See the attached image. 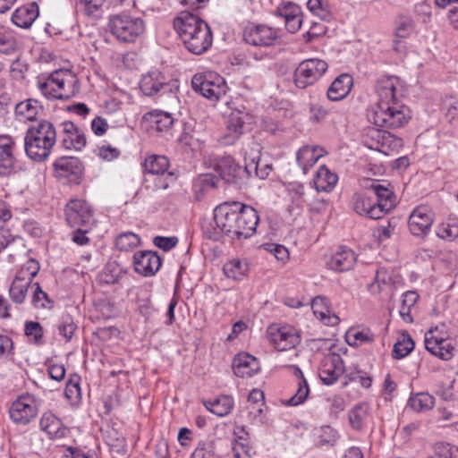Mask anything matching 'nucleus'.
Wrapping results in <instances>:
<instances>
[{
  "instance_id": "nucleus-1",
  "label": "nucleus",
  "mask_w": 458,
  "mask_h": 458,
  "mask_svg": "<svg viewBox=\"0 0 458 458\" xmlns=\"http://www.w3.org/2000/svg\"><path fill=\"white\" fill-rule=\"evenodd\" d=\"M214 221L221 233L240 240L254 234L259 216L252 207L233 201L218 205L214 209Z\"/></svg>"
},
{
  "instance_id": "nucleus-2",
  "label": "nucleus",
  "mask_w": 458,
  "mask_h": 458,
  "mask_svg": "<svg viewBox=\"0 0 458 458\" xmlns=\"http://www.w3.org/2000/svg\"><path fill=\"white\" fill-rule=\"evenodd\" d=\"M182 42L194 55L205 53L212 45L213 36L207 22L190 12H182L174 21Z\"/></svg>"
},
{
  "instance_id": "nucleus-3",
  "label": "nucleus",
  "mask_w": 458,
  "mask_h": 458,
  "mask_svg": "<svg viewBox=\"0 0 458 458\" xmlns=\"http://www.w3.org/2000/svg\"><path fill=\"white\" fill-rule=\"evenodd\" d=\"M37 87L49 99L68 100L80 91L77 75L70 70L59 69L37 77Z\"/></svg>"
},
{
  "instance_id": "nucleus-4",
  "label": "nucleus",
  "mask_w": 458,
  "mask_h": 458,
  "mask_svg": "<svg viewBox=\"0 0 458 458\" xmlns=\"http://www.w3.org/2000/svg\"><path fill=\"white\" fill-rule=\"evenodd\" d=\"M56 142V130L47 120L36 121L27 129L24 148L27 156L37 162L44 161Z\"/></svg>"
},
{
  "instance_id": "nucleus-5",
  "label": "nucleus",
  "mask_w": 458,
  "mask_h": 458,
  "mask_svg": "<svg viewBox=\"0 0 458 458\" xmlns=\"http://www.w3.org/2000/svg\"><path fill=\"white\" fill-rule=\"evenodd\" d=\"M369 120L382 129L403 127L411 118L410 109L401 103L383 107H374L368 114Z\"/></svg>"
},
{
  "instance_id": "nucleus-6",
  "label": "nucleus",
  "mask_w": 458,
  "mask_h": 458,
  "mask_svg": "<svg viewBox=\"0 0 458 458\" xmlns=\"http://www.w3.org/2000/svg\"><path fill=\"white\" fill-rule=\"evenodd\" d=\"M111 33L124 43H131L143 34L145 23L142 19L125 13L114 15L108 23Z\"/></svg>"
},
{
  "instance_id": "nucleus-7",
  "label": "nucleus",
  "mask_w": 458,
  "mask_h": 458,
  "mask_svg": "<svg viewBox=\"0 0 458 458\" xmlns=\"http://www.w3.org/2000/svg\"><path fill=\"white\" fill-rule=\"evenodd\" d=\"M375 90L377 97L375 107L383 108L401 103L406 93L404 82L396 76H383L377 79Z\"/></svg>"
},
{
  "instance_id": "nucleus-8",
  "label": "nucleus",
  "mask_w": 458,
  "mask_h": 458,
  "mask_svg": "<svg viewBox=\"0 0 458 458\" xmlns=\"http://www.w3.org/2000/svg\"><path fill=\"white\" fill-rule=\"evenodd\" d=\"M328 64L318 58L303 60L294 71V84L304 89L317 82L327 72Z\"/></svg>"
},
{
  "instance_id": "nucleus-9",
  "label": "nucleus",
  "mask_w": 458,
  "mask_h": 458,
  "mask_svg": "<svg viewBox=\"0 0 458 458\" xmlns=\"http://www.w3.org/2000/svg\"><path fill=\"white\" fill-rule=\"evenodd\" d=\"M216 171L226 183L241 188L249 178L248 163L241 166L231 156H224L216 163Z\"/></svg>"
},
{
  "instance_id": "nucleus-10",
  "label": "nucleus",
  "mask_w": 458,
  "mask_h": 458,
  "mask_svg": "<svg viewBox=\"0 0 458 458\" xmlns=\"http://www.w3.org/2000/svg\"><path fill=\"white\" fill-rule=\"evenodd\" d=\"M269 342L279 351H286L294 348L301 342L300 335L291 327L271 325L267 330Z\"/></svg>"
},
{
  "instance_id": "nucleus-11",
  "label": "nucleus",
  "mask_w": 458,
  "mask_h": 458,
  "mask_svg": "<svg viewBox=\"0 0 458 458\" xmlns=\"http://www.w3.org/2000/svg\"><path fill=\"white\" fill-rule=\"evenodd\" d=\"M425 348L433 355L443 360H449L454 357V345L451 338L438 335L437 329H429L425 334Z\"/></svg>"
},
{
  "instance_id": "nucleus-12",
  "label": "nucleus",
  "mask_w": 458,
  "mask_h": 458,
  "mask_svg": "<svg viewBox=\"0 0 458 458\" xmlns=\"http://www.w3.org/2000/svg\"><path fill=\"white\" fill-rule=\"evenodd\" d=\"M65 218L71 227H90L93 214L90 206L82 199H72L65 207Z\"/></svg>"
},
{
  "instance_id": "nucleus-13",
  "label": "nucleus",
  "mask_w": 458,
  "mask_h": 458,
  "mask_svg": "<svg viewBox=\"0 0 458 458\" xmlns=\"http://www.w3.org/2000/svg\"><path fill=\"white\" fill-rule=\"evenodd\" d=\"M277 31L264 24L250 23L243 30V39L255 47H269L277 39Z\"/></svg>"
},
{
  "instance_id": "nucleus-14",
  "label": "nucleus",
  "mask_w": 458,
  "mask_h": 458,
  "mask_svg": "<svg viewBox=\"0 0 458 458\" xmlns=\"http://www.w3.org/2000/svg\"><path fill=\"white\" fill-rule=\"evenodd\" d=\"M433 222L434 213L432 209L426 205L418 206L409 216V230L415 236L424 237L430 231Z\"/></svg>"
},
{
  "instance_id": "nucleus-15",
  "label": "nucleus",
  "mask_w": 458,
  "mask_h": 458,
  "mask_svg": "<svg viewBox=\"0 0 458 458\" xmlns=\"http://www.w3.org/2000/svg\"><path fill=\"white\" fill-rule=\"evenodd\" d=\"M344 360L339 354L329 353L321 360L319 377L327 386L335 383L344 373Z\"/></svg>"
},
{
  "instance_id": "nucleus-16",
  "label": "nucleus",
  "mask_w": 458,
  "mask_h": 458,
  "mask_svg": "<svg viewBox=\"0 0 458 458\" xmlns=\"http://www.w3.org/2000/svg\"><path fill=\"white\" fill-rule=\"evenodd\" d=\"M134 269L144 276H154L162 265L160 256L151 250L138 251L133 255Z\"/></svg>"
},
{
  "instance_id": "nucleus-17",
  "label": "nucleus",
  "mask_w": 458,
  "mask_h": 458,
  "mask_svg": "<svg viewBox=\"0 0 458 458\" xmlns=\"http://www.w3.org/2000/svg\"><path fill=\"white\" fill-rule=\"evenodd\" d=\"M33 403L30 396H22L13 402L10 408L11 419L17 424L30 423L38 413V409Z\"/></svg>"
},
{
  "instance_id": "nucleus-18",
  "label": "nucleus",
  "mask_w": 458,
  "mask_h": 458,
  "mask_svg": "<svg viewBox=\"0 0 458 458\" xmlns=\"http://www.w3.org/2000/svg\"><path fill=\"white\" fill-rule=\"evenodd\" d=\"M367 191L376 196L377 200L375 202L377 208H380L382 216L395 207L396 198L388 185L381 184L378 181H372L367 187Z\"/></svg>"
},
{
  "instance_id": "nucleus-19",
  "label": "nucleus",
  "mask_w": 458,
  "mask_h": 458,
  "mask_svg": "<svg viewBox=\"0 0 458 458\" xmlns=\"http://www.w3.org/2000/svg\"><path fill=\"white\" fill-rule=\"evenodd\" d=\"M62 144L64 148L80 151L86 146L87 140L84 132L72 122L65 121L62 123Z\"/></svg>"
},
{
  "instance_id": "nucleus-20",
  "label": "nucleus",
  "mask_w": 458,
  "mask_h": 458,
  "mask_svg": "<svg viewBox=\"0 0 458 458\" xmlns=\"http://www.w3.org/2000/svg\"><path fill=\"white\" fill-rule=\"evenodd\" d=\"M368 192L355 193L352 198V209L359 215L370 219H379L382 216L380 208H377L372 196Z\"/></svg>"
},
{
  "instance_id": "nucleus-21",
  "label": "nucleus",
  "mask_w": 458,
  "mask_h": 458,
  "mask_svg": "<svg viewBox=\"0 0 458 458\" xmlns=\"http://www.w3.org/2000/svg\"><path fill=\"white\" fill-rule=\"evenodd\" d=\"M357 256L353 250L340 247L327 260V266L336 272H345L353 268Z\"/></svg>"
},
{
  "instance_id": "nucleus-22",
  "label": "nucleus",
  "mask_w": 458,
  "mask_h": 458,
  "mask_svg": "<svg viewBox=\"0 0 458 458\" xmlns=\"http://www.w3.org/2000/svg\"><path fill=\"white\" fill-rule=\"evenodd\" d=\"M15 143L12 137L0 135V174L7 175L14 167L15 157L13 154Z\"/></svg>"
},
{
  "instance_id": "nucleus-23",
  "label": "nucleus",
  "mask_w": 458,
  "mask_h": 458,
  "mask_svg": "<svg viewBox=\"0 0 458 458\" xmlns=\"http://www.w3.org/2000/svg\"><path fill=\"white\" fill-rule=\"evenodd\" d=\"M233 369L237 377H250L259 370V364L254 356L240 353L233 359Z\"/></svg>"
},
{
  "instance_id": "nucleus-24",
  "label": "nucleus",
  "mask_w": 458,
  "mask_h": 458,
  "mask_svg": "<svg viewBox=\"0 0 458 458\" xmlns=\"http://www.w3.org/2000/svg\"><path fill=\"white\" fill-rule=\"evenodd\" d=\"M244 116L240 111H233L227 120V132L222 137L221 142L224 145L233 144L242 134Z\"/></svg>"
},
{
  "instance_id": "nucleus-25",
  "label": "nucleus",
  "mask_w": 458,
  "mask_h": 458,
  "mask_svg": "<svg viewBox=\"0 0 458 458\" xmlns=\"http://www.w3.org/2000/svg\"><path fill=\"white\" fill-rule=\"evenodd\" d=\"M353 79L347 73L340 74L327 89V96L329 100L339 101L344 99L351 91Z\"/></svg>"
},
{
  "instance_id": "nucleus-26",
  "label": "nucleus",
  "mask_w": 458,
  "mask_h": 458,
  "mask_svg": "<svg viewBox=\"0 0 458 458\" xmlns=\"http://www.w3.org/2000/svg\"><path fill=\"white\" fill-rule=\"evenodd\" d=\"M40 428L51 438H62L65 436L67 428L64 427L60 419L54 413L45 412L40 419Z\"/></svg>"
},
{
  "instance_id": "nucleus-27",
  "label": "nucleus",
  "mask_w": 458,
  "mask_h": 458,
  "mask_svg": "<svg viewBox=\"0 0 458 458\" xmlns=\"http://www.w3.org/2000/svg\"><path fill=\"white\" fill-rule=\"evenodd\" d=\"M311 308L314 314L327 326H336L340 318L335 315H330L328 301L322 296H317L312 300Z\"/></svg>"
},
{
  "instance_id": "nucleus-28",
  "label": "nucleus",
  "mask_w": 458,
  "mask_h": 458,
  "mask_svg": "<svg viewBox=\"0 0 458 458\" xmlns=\"http://www.w3.org/2000/svg\"><path fill=\"white\" fill-rule=\"evenodd\" d=\"M38 16V8L36 4L17 8L12 15V21L20 28H30Z\"/></svg>"
},
{
  "instance_id": "nucleus-29",
  "label": "nucleus",
  "mask_w": 458,
  "mask_h": 458,
  "mask_svg": "<svg viewBox=\"0 0 458 458\" xmlns=\"http://www.w3.org/2000/svg\"><path fill=\"white\" fill-rule=\"evenodd\" d=\"M290 368L298 379V389L295 394L287 400L286 404L296 406L302 403L307 399L310 394V387L301 369L296 365H292Z\"/></svg>"
},
{
  "instance_id": "nucleus-30",
  "label": "nucleus",
  "mask_w": 458,
  "mask_h": 458,
  "mask_svg": "<svg viewBox=\"0 0 458 458\" xmlns=\"http://www.w3.org/2000/svg\"><path fill=\"white\" fill-rule=\"evenodd\" d=\"M165 85L164 77L159 72H151L141 78L140 88L144 95L151 97Z\"/></svg>"
},
{
  "instance_id": "nucleus-31",
  "label": "nucleus",
  "mask_w": 458,
  "mask_h": 458,
  "mask_svg": "<svg viewBox=\"0 0 458 458\" xmlns=\"http://www.w3.org/2000/svg\"><path fill=\"white\" fill-rule=\"evenodd\" d=\"M338 177L326 165H321L314 179L316 189L318 191H330L335 186Z\"/></svg>"
},
{
  "instance_id": "nucleus-32",
  "label": "nucleus",
  "mask_w": 458,
  "mask_h": 458,
  "mask_svg": "<svg viewBox=\"0 0 458 458\" xmlns=\"http://www.w3.org/2000/svg\"><path fill=\"white\" fill-rule=\"evenodd\" d=\"M318 147L304 146L301 148L296 154V161L301 167L304 174L308 169L313 166L322 154L318 153Z\"/></svg>"
},
{
  "instance_id": "nucleus-33",
  "label": "nucleus",
  "mask_w": 458,
  "mask_h": 458,
  "mask_svg": "<svg viewBox=\"0 0 458 458\" xmlns=\"http://www.w3.org/2000/svg\"><path fill=\"white\" fill-rule=\"evenodd\" d=\"M205 407L218 417L229 414L233 407V400L228 395H223L215 401L204 402Z\"/></svg>"
},
{
  "instance_id": "nucleus-34",
  "label": "nucleus",
  "mask_w": 458,
  "mask_h": 458,
  "mask_svg": "<svg viewBox=\"0 0 458 458\" xmlns=\"http://www.w3.org/2000/svg\"><path fill=\"white\" fill-rule=\"evenodd\" d=\"M40 111L42 106L39 102L32 98L21 101L15 106L16 114L29 121H34Z\"/></svg>"
},
{
  "instance_id": "nucleus-35",
  "label": "nucleus",
  "mask_w": 458,
  "mask_h": 458,
  "mask_svg": "<svg viewBox=\"0 0 458 458\" xmlns=\"http://www.w3.org/2000/svg\"><path fill=\"white\" fill-rule=\"evenodd\" d=\"M169 167V159L161 155H151L144 162L145 171L152 174H165Z\"/></svg>"
},
{
  "instance_id": "nucleus-36",
  "label": "nucleus",
  "mask_w": 458,
  "mask_h": 458,
  "mask_svg": "<svg viewBox=\"0 0 458 458\" xmlns=\"http://www.w3.org/2000/svg\"><path fill=\"white\" fill-rule=\"evenodd\" d=\"M208 89H206L208 98L211 100H218L226 93V85L224 78L216 73L208 72Z\"/></svg>"
},
{
  "instance_id": "nucleus-37",
  "label": "nucleus",
  "mask_w": 458,
  "mask_h": 458,
  "mask_svg": "<svg viewBox=\"0 0 458 458\" xmlns=\"http://www.w3.org/2000/svg\"><path fill=\"white\" fill-rule=\"evenodd\" d=\"M218 182V178L212 174L199 175L193 183V189L197 199L200 200L205 192L215 189L217 186Z\"/></svg>"
},
{
  "instance_id": "nucleus-38",
  "label": "nucleus",
  "mask_w": 458,
  "mask_h": 458,
  "mask_svg": "<svg viewBox=\"0 0 458 458\" xmlns=\"http://www.w3.org/2000/svg\"><path fill=\"white\" fill-rule=\"evenodd\" d=\"M418 299L419 294L413 291H408L403 294L402 305L399 310V315L404 322H413L411 310L414 308Z\"/></svg>"
},
{
  "instance_id": "nucleus-39",
  "label": "nucleus",
  "mask_w": 458,
  "mask_h": 458,
  "mask_svg": "<svg viewBox=\"0 0 458 458\" xmlns=\"http://www.w3.org/2000/svg\"><path fill=\"white\" fill-rule=\"evenodd\" d=\"M80 160L72 157H62L55 160L54 168L59 176L76 174L80 169Z\"/></svg>"
},
{
  "instance_id": "nucleus-40",
  "label": "nucleus",
  "mask_w": 458,
  "mask_h": 458,
  "mask_svg": "<svg viewBox=\"0 0 458 458\" xmlns=\"http://www.w3.org/2000/svg\"><path fill=\"white\" fill-rule=\"evenodd\" d=\"M408 404L415 411H426L434 407L435 398L428 393H418L410 397Z\"/></svg>"
},
{
  "instance_id": "nucleus-41",
  "label": "nucleus",
  "mask_w": 458,
  "mask_h": 458,
  "mask_svg": "<svg viewBox=\"0 0 458 458\" xmlns=\"http://www.w3.org/2000/svg\"><path fill=\"white\" fill-rule=\"evenodd\" d=\"M30 284L31 283L28 282V280L15 276L9 289L10 297L13 301L18 304L22 303L26 299L28 288Z\"/></svg>"
},
{
  "instance_id": "nucleus-42",
  "label": "nucleus",
  "mask_w": 458,
  "mask_h": 458,
  "mask_svg": "<svg viewBox=\"0 0 458 458\" xmlns=\"http://www.w3.org/2000/svg\"><path fill=\"white\" fill-rule=\"evenodd\" d=\"M223 270L227 277L240 280L246 276L248 265L240 259H233L224 265Z\"/></svg>"
},
{
  "instance_id": "nucleus-43",
  "label": "nucleus",
  "mask_w": 458,
  "mask_h": 458,
  "mask_svg": "<svg viewBox=\"0 0 458 458\" xmlns=\"http://www.w3.org/2000/svg\"><path fill=\"white\" fill-rule=\"evenodd\" d=\"M140 244V238L131 232L120 233L116 237L115 245L120 251H131Z\"/></svg>"
},
{
  "instance_id": "nucleus-44",
  "label": "nucleus",
  "mask_w": 458,
  "mask_h": 458,
  "mask_svg": "<svg viewBox=\"0 0 458 458\" xmlns=\"http://www.w3.org/2000/svg\"><path fill=\"white\" fill-rule=\"evenodd\" d=\"M152 123L156 124V128L159 131L168 130L174 123L172 113L162 110H154L148 114Z\"/></svg>"
},
{
  "instance_id": "nucleus-45",
  "label": "nucleus",
  "mask_w": 458,
  "mask_h": 458,
  "mask_svg": "<svg viewBox=\"0 0 458 458\" xmlns=\"http://www.w3.org/2000/svg\"><path fill=\"white\" fill-rule=\"evenodd\" d=\"M414 348V342L411 335L404 332L402 339L398 340L393 348V357L394 359H403L406 357Z\"/></svg>"
},
{
  "instance_id": "nucleus-46",
  "label": "nucleus",
  "mask_w": 458,
  "mask_h": 458,
  "mask_svg": "<svg viewBox=\"0 0 458 458\" xmlns=\"http://www.w3.org/2000/svg\"><path fill=\"white\" fill-rule=\"evenodd\" d=\"M437 235L444 240L453 241L458 237V218L449 217L437 230Z\"/></svg>"
},
{
  "instance_id": "nucleus-47",
  "label": "nucleus",
  "mask_w": 458,
  "mask_h": 458,
  "mask_svg": "<svg viewBox=\"0 0 458 458\" xmlns=\"http://www.w3.org/2000/svg\"><path fill=\"white\" fill-rule=\"evenodd\" d=\"M369 406L367 403L355 405L349 412V421L354 429L360 430L364 425L368 416Z\"/></svg>"
},
{
  "instance_id": "nucleus-48",
  "label": "nucleus",
  "mask_w": 458,
  "mask_h": 458,
  "mask_svg": "<svg viewBox=\"0 0 458 458\" xmlns=\"http://www.w3.org/2000/svg\"><path fill=\"white\" fill-rule=\"evenodd\" d=\"M347 343L349 345H361L362 344L371 343L374 335L369 330L350 329L347 332Z\"/></svg>"
},
{
  "instance_id": "nucleus-49",
  "label": "nucleus",
  "mask_w": 458,
  "mask_h": 458,
  "mask_svg": "<svg viewBox=\"0 0 458 458\" xmlns=\"http://www.w3.org/2000/svg\"><path fill=\"white\" fill-rule=\"evenodd\" d=\"M191 458H219V455L216 452L215 443L209 440L199 443Z\"/></svg>"
},
{
  "instance_id": "nucleus-50",
  "label": "nucleus",
  "mask_w": 458,
  "mask_h": 458,
  "mask_svg": "<svg viewBox=\"0 0 458 458\" xmlns=\"http://www.w3.org/2000/svg\"><path fill=\"white\" fill-rule=\"evenodd\" d=\"M35 287L32 295V304L37 309H50L52 308V301L48 298L47 293H45L38 283L33 284Z\"/></svg>"
},
{
  "instance_id": "nucleus-51",
  "label": "nucleus",
  "mask_w": 458,
  "mask_h": 458,
  "mask_svg": "<svg viewBox=\"0 0 458 458\" xmlns=\"http://www.w3.org/2000/svg\"><path fill=\"white\" fill-rule=\"evenodd\" d=\"M309 10L322 20L327 21L331 18L328 5L323 0H309L307 3Z\"/></svg>"
},
{
  "instance_id": "nucleus-52",
  "label": "nucleus",
  "mask_w": 458,
  "mask_h": 458,
  "mask_svg": "<svg viewBox=\"0 0 458 458\" xmlns=\"http://www.w3.org/2000/svg\"><path fill=\"white\" fill-rule=\"evenodd\" d=\"M263 400L264 393L259 389H253L248 396V409L250 410V412L260 414L263 411L262 407L264 406Z\"/></svg>"
},
{
  "instance_id": "nucleus-53",
  "label": "nucleus",
  "mask_w": 458,
  "mask_h": 458,
  "mask_svg": "<svg viewBox=\"0 0 458 458\" xmlns=\"http://www.w3.org/2000/svg\"><path fill=\"white\" fill-rule=\"evenodd\" d=\"M331 109L319 103L311 104L310 106V120L315 123H323L331 114Z\"/></svg>"
},
{
  "instance_id": "nucleus-54",
  "label": "nucleus",
  "mask_w": 458,
  "mask_h": 458,
  "mask_svg": "<svg viewBox=\"0 0 458 458\" xmlns=\"http://www.w3.org/2000/svg\"><path fill=\"white\" fill-rule=\"evenodd\" d=\"M39 271V264L34 259H30L24 264L16 274L17 276L31 283Z\"/></svg>"
},
{
  "instance_id": "nucleus-55",
  "label": "nucleus",
  "mask_w": 458,
  "mask_h": 458,
  "mask_svg": "<svg viewBox=\"0 0 458 458\" xmlns=\"http://www.w3.org/2000/svg\"><path fill=\"white\" fill-rule=\"evenodd\" d=\"M262 248L267 252L273 254L279 261L285 262L289 259V250L282 244L269 242L263 244Z\"/></svg>"
},
{
  "instance_id": "nucleus-56",
  "label": "nucleus",
  "mask_w": 458,
  "mask_h": 458,
  "mask_svg": "<svg viewBox=\"0 0 458 458\" xmlns=\"http://www.w3.org/2000/svg\"><path fill=\"white\" fill-rule=\"evenodd\" d=\"M208 72L207 73H197L191 79V87L193 90L206 98H208V94L206 93V89H208Z\"/></svg>"
},
{
  "instance_id": "nucleus-57",
  "label": "nucleus",
  "mask_w": 458,
  "mask_h": 458,
  "mask_svg": "<svg viewBox=\"0 0 458 458\" xmlns=\"http://www.w3.org/2000/svg\"><path fill=\"white\" fill-rule=\"evenodd\" d=\"M122 273V269L114 263L107 264L101 275L102 280L104 283L110 284H115Z\"/></svg>"
},
{
  "instance_id": "nucleus-58",
  "label": "nucleus",
  "mask_w": 458,
  "mask_h": 458,
  "mask_svg": "<svg viewBox=\"0 0 458 458\" xmlns=\"http://www.w3.org/2000/svg\"><path fill=\"white\" fill-rule=\"evenodd\" d=\"M248 170H249V177L251 175V173H254L259 178L265 179L268 176L270 171L272 170V165L264 164L261 166L260 161H256L254 158L248 163Z\"/></svg>"
},
{
  "instance_id": "nucleus-59",
  "label": "nucleus",
  "mask_w": 458,
  "mask_h": 458,
  "mask_svg": "<svg viewBox=\"0 0 458 458\" xmlns=\"http://www.w3.org/2000/svg\"><path fill=\"white\" fill-rule=\"evenodd\" d=\"M76 328V325L73 323L72 317L69 315L64 316L62 318V322L58 327L60 335H62L67 342L72 339Z\"/></svg>"
},
{
  "instance_id": "nucleus-60",
  "label": "nucleus",
  "mask_w": 458,
  "mask_h": 458,
  "mask_svg": "<svg viewBox=\"0 0 458 458\" xmlns=\"http://www.w3.org/2000/svg\"><path fill=\"white\" fill-rule=\"evenodd\" d=\"M25 334L27 336H33L34 342L39 344L43 337V328L38 322L27 321L25 323Z\"/></svg>"
},
{
  "instance_id": "nucleus-61",
  "label": "nucleus",
  "mask_w": 458,
  "mask_h": 458,
  "mask_svg": "<svg viewBox=\"0 0 458 458\" xmlns=\"http://www.w3.org/2000/svg\"><path fill=\"white\" fill-rule=\"evenodd\" d=\"M403 146V140L401 138L395 137L390 133H384L382 135V142H381V148L379 149L383 153H386V149H385L386 147L391 148H399Z\"/></svg>"
},
{
  "instance_id": "nucleus-62",
  "label": "nucleus",
  "mask_w": 458,
  "mask_h": 458,
  "mask_svg": "<svg viewBox=\"0 0 458 458\" xmlns=\"http://www.w3.org/2000/svg\"><path fill=\"white\" fill-rule=\"evenodd\" d=\"M445 117L452 122L458 117V101L450 98H446L443 103Z\"/></svg>"
},
{
  "instance_id": "nucleus-63",
  "label": "nucleus",
  "mask_w": 458,
  "mask_h": 458,
  "mask_svg": "<svg viewBox=\"0 0 458 458\" xmlns=\"http://www.w3.org/2000/svg\"><path fill=\"white\" fill-rule=\"evenodd\" d=\"M283 16L284 17L286 30L289 32L294 33L301 28L302 20L300 15L293 13H284Z\"/></svg>"
},
{
  "instance_id": "nucleus-64",
  "label": "nucleus",
  "mask_w": 458,
  "mask_h": 458,
  "mask_svg": "<svg viewBox=\"0 0 458 458\" xmlns=\"http://www.w3.org/2000/svg\"><path fill=\"white\" fill-rule=\"evenodd\" d=\"M177 242L178 240L176 237L157 236L154 239L155 245L165 251L173 249L177 244Z\"/></svg>"
}]
</instances>
